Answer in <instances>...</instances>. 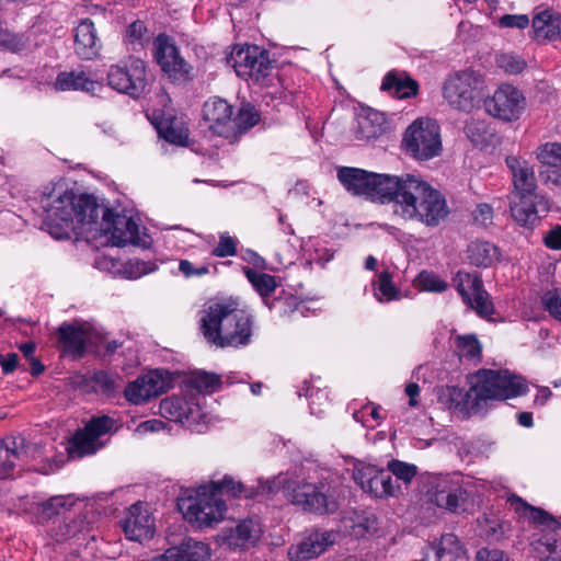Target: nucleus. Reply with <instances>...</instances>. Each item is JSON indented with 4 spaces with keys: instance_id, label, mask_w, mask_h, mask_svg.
<instances>
[{
    "instance_id": "aec40b11",
    "label": "nucleus",
    "mask_w": 561,
    "mask_h": 561,
    "mask_svg": "<svg viewBox=\"0 0 561 561\" xmlns=\"http://www.w3.org/2000/svg\"><path fill=\"white\" fill-rule=\"evenodd\" d=\"M549 210L548 202L537 194L513 195L511 214L514 220L526 228H533L540 219V214Z\"/></svg>"
},
{
    "instance_id": "a19ab883",
    "label": "nucleus",
    "mask_w": 561,
    "mask_h": 561,
    "mask_svg": "<svg viewBox=\"0 0 561 561\" xmlns=\"http://www.w3.org/2000/svg\"><path fill=\"white\" fill-rule=\"evenodd\" d=\"M387 470L398 480H402L407 484L410 483L417 473L416 466L398 459L390 460L387 465Z\"/></svg>"
},
{
    "instance_id": "4468645a",
    "label": "nucleus",
    "mask_w": 561,
    "mask_h": 561,
    "mask_svg": "<svg viewBox=\"0 0 561 561\" xmlns=\"http://www.w3.org/2000/svg\"><path fill=\"white\" fill-rule=\"evenodd\" d=\"M353 479L364 492L375 497L386 499L400 493V485L394 483L388 470L371 465L355 466Z\"/></svg>"
},
{
    "instance_id": "7c9ffc66",
    "label": "nucleus",
    "mask_w": 561,
    "mask_h": 561,
    "mask_svg": "<svg viewBox=\"0 0 561 561\" xmlns=\"http://www.w3.org/2000/svg\"><path fill=\"white\" fill-rule=\"evenodd\" d=\"M261 536L260 524L252 519H244L231 530L228 541L233 547H247L254 545Z\"/></svg>"
},
{
    "instance_id": "f257e3e1",
    "label": "nucleus",
    "mask_w": 561,
    "mask_h": 561,
    "mask_svg": "<svg viewBox=\"0 0 561 561\" xmlns=\"http://www.w3.org/2000/svg\"><path fill=\"white\" fill-rule=\"evenodd\" d=\"M44 213L42 229L57 240L69 239L77 229L111 234L116 247L139 244V227L131 217L114 213L99 204L93 195H76L73 191L56 184L41 195Z\"/></svg>"
},
{
    "instance_id": "37998d69",
    "label": "nucleus",
    "mask_w": 561,
    "mask_h": 561,
    "mask_svg": "<svg viewBox=\"0 0 561 561\" xmlns=\"http://www.w3.org/2000/svg\"><path fill=\"white\" fill-rule=\"evenodd\" d=\"M0 450L8 451V456L14 460H20L21 456L26 454L25 451V438L22 436H5L0 440Z\"/></svg>"
},
{
    "instance_id": "b1692460",
    "label": "nucleus",
    "mask_w": 561,
    "mask_h": 561,
    "mask_svg": "<svg viewBox=\"0 0 561 561\" xmlns=\"http://www.w3.org/2000/svg\"><path fill=\"white\" fill-rule=\"evenodd\" d=\"M101 48L96 31L90 19L82 20L75 28V51L82 59H93Z\"/></svg>"
},
{
    "instance_id": "4c0bfd02",
    "label": "nucleus",
    "mask_w": 561,
    "mask_h": 561,
    "mask_svg": "<svg viewBox=\"0 0 561 561\" xmlns=\"http://www.w3.org/2000/svg\"><path fill=\"white\" fill-rule=\"evenodd\" d=\"M141 382L146 383L147 390L151 397H157L165 392L169 388V380L164 378V371L156 369L141 376Z\"/></svg>"
},
{
    "instance_id": "69168bd1",
    "label": "nucleus",
    "mask_w": 561,
    "mask_h": 561,
    "mask_svg": "<svg viewBox=\"0 0 561 561\" xmlns=\"http://www.w3.org/2000/svg\"><path fill=\"white\" fill-rule=\"evenodd\" d=\"M36 345L34 342H27L20 346V351L23 353L26 359H31L34 356Z\"/></svg>"
},
{
    "instance_id": "09e8293b",
    "label": "nucleus",
    "mask_w": 561,
    "mask_h": 561,
    "mask_svg": "<svg viewBox=\"0 0 561 561\" xmlns=\"http://www.w3.org/2000/svg\"><path fill=\"white\" fill-rule=\"evenodd\" d=\"M91 381L105 394H112L116 391L115 378L104 370L93 373Z\"/></svg>"
},
{
    "instance_id": "c756f323",
    "label": "nucleus",
    "mask_w": 561,
    "mask_h": 561,
    "mask_svg": "<svg viewBox=\"0 0 561 561\" xmlns=\"http://www.w3.org/2000/svg\"><path fill=\"white\" fill-rule=\"evenodd\" d=\"M469 262L478 267H489L499 259V249L488 241L477 240L467 248Z\"/></svg>"
},
{
    "instance_id": "6e6d98bb",
    "label": "nucleus",
    "mask_w": 561,
    "mask_h": 561,
    "mask_svg": "<svg viewBox=\"0 0 561 561\" xmlns=\"http://www.w3.org/2000/svg\"><path fill=\"white\" fill-rule=\"evenodd\" d=\"M500 25L502 27L525 28L529 25V19L525 14H505L500 19Z\"/></svg>"
},
{
    "instance_id": "6ab92c4d",
    "label": "nucleus",
    "mask_w": 561,
    "mask_h": 561,
    "mask_svg": "<svg viewBox=\"0 0 561 561\" xmlns=\"http://www.w3.org/2000/svg\"><path fill=\"white\" fill-rule=\"evenodd\" d=\"M337 536L339 533L334 530L316 529L300 542L289 547L288 558L290 561H308L317 558L336 541Z\"/></svg>"
},
{
    "instance_id": "9d476101",
    "label": "nucleus",
    "mask_w": 561,
    "mask_h": 561,
    "mask_svg": "<svg viewBox=\"0 0 561 561\" xmlns=\"http://www.w3.org/2000/svg\"><path fill=\"white\" fill-rule=\"evenodd\" d=\"M392 176L350 167L337 170V179L350 193L379 199L381 203H386L389 186L394 183Z\"/></svg>"
},
{
    "instance_id": "39448f33",
    "label": "nucleus",
    "mask_w": 561,
    "mask_h": 561,
    "mask_svg": "<svg viewBox=\"0 0 561 561\" xmlns=\"http://www.w3.org/2000/svg\"><path fill=\"white\" fill-rule=\"evenodd\" d=\"M201 332L217 347L247 345L252 336V317L231 304L215 302L203 311Z\"/></svg>"
},
{
    "instance_id": "e433bc0d",
    "label": "nucleus",
    "mask_w": 561,
    "mask_h": 561,
    "mask_svg": "<svg viewBox=\"0 0 561 561\" xmlns=\"http://www.w3.org/2000/svg\"><path fill=\"white\" fill-rule=\"evenodd\" d=\"M73 504L71 496H53L41 504V519L48 520L62 511L69 510Z\"/></svg>"
},
{
    "instance_id": "8fccbe9b",
    "label": "nucleus",
    "mask_w": 561,
    "mask_h": 561,
    "mask_svg": "<svg viewBox=\"0 0 561 561\" xmlns=\"http://www.w3.org/2000/svg\"><path fill=\"white\" fill-rule=\"evenodd\" d=\"M419 280L422 288L427 291L442 293L447 288L444 280L427 272L420 273Z\"/></svg>"
},
{
    "instance_id": "dca6fc26",
    "label": "nucleus",
    "mask_w": 561,
    "mask_h": 561,
    "mask_svg": "<svg viewBox=\"0 0 561 561\" xmlns=\"http://www.w3.org/2000/svg\"><path fill=\"white\" fill-rule=\"evenodd\" d=\"M454 282L463 302L474 309L479 316L488 317L493 313V305L478 274L459 271Z\"/></svg>"
},
{
    "instance_id": "338daca9",
    "label": "nucleus",
    "mask_w": 561,
    "mask_h": 561,
    "mask_svg": "<svg viewBox=\"0 0 561 561\" xmlns=\"http://www.w3.org/2000/svg\"><path fill=\"white\" fill-rule=\"evenodd\" d=\"M179 270L186 276H193L195 275V268L193 264L190 261L182 260L179 265Z\"/></svg>"
},
{
    "instance_id": "393cba45",
    "label": "nucleus",
    "mask_w": 561,
    "mask_h": 561,
    "mask_svg": "<svg viewBox=\"0 0 561 561\" xmlns=\"http://www.w3.org/2000/svg\"><path fill=\"white\" fill-rule=\"evenodd\" d=\"M506 165L513 174L515 192L513 195L536 194V178L529 163L518 157L506 158Z\"/></svg>"
},
{
    "instance_id": "603ef678",
    "label": "nucleus",
    "mask_w": 561,
    "mask_h": 561,
    "mask_svg": "<svg viewBox=\"0 0 561 561\" xmlns=\"http://www.w3.org/2000/svg\"><path fill=\"white\" fill-rule=\"evenodd\" d=\"M465 133L471 142L478 145L483 140L485 125L482 122L470 119L465 125Z\"/></svg>"
},
{
    "instance_id": "f8f14e48",
    "label": "nucleus",
    "mask_w": 561,
    "mask_h": 561,
    "mask_svg": "<svg viewBox=\"0 0 561 561\" xmlns=\"http://www.w3.org/2000/svg\"><path fill=\"white\" fill-rule=\"evenodd\" d=\"M153 56L164 75L173 83H185L194 78L193 67L181 57L178 47L165 34H159L153 42Z\"/></svg>"
},
{
    "instance_id": "3c124183",
    "label": "nucleus",
    "mask_w": 561,
    "mask_h": 561,
    "mask_svg": "<svg viewBox=\"0 0 561 561\" xmlns=\"http://www.w3.org/2000/svg\"><path fill=\"white\" fill-rule=\"evenodd\" d=\"M127 37L131 43H138L142 45L149 41L147 26L142 21L133 22L127 28Z\"/></svg>"
},
{
    "instance_id": "20e7f679",
    "label": "nucleus",
    "mask_w": 561,
    "mask_h": 561,
    "mask_svg": "<svg viewBox=\"0 0 561 561\" xmlns=\"http://www.w3.org/2000/svg\"><path fill=\"white\" fill-rule=\"evenodd\" d=\"M386 203L393 202V211L405 220L437 227L449 214L445 197L422 176L404 173L393 175Z\"/></svg>"
},
{
    "instance_id": "0e129e2a",
    "label": "nucleus",
    "mask_w": 561,
    "mask_h": 561,
    "mask_svg": "<svg viewBox=\"0 0 561 561\" xmlns=\"http://www.w3.org/2000/svg\"><path fill=\"white\" fill-rule=\"evenodd\" d=\"M28 362L31 365L32 376H39L44 371L45 367L38 358L32 357L31 359H28Z\"/></svg>"
},
{
    "instance_id": "423d86ee",
    "label": "nucleus",
    "mask_w": 561,
    "mask_h": 561,
    "mask_svg": "<svg viewBox=\"0 0 561 561\" xmlns=\"http://www.w3.org/2000/svg\"><path fill=\"white\" fill-rule=\"evenodd\" d=\"M227 64L238 77L261 85L268 84L275 71V60L271 59L267 50L256 45L236 47Z\"/></svg>"
},
{
    "instance_id": "9b49d317",
    "label": "nucleus",
    "mask_w": 561,
    "mask_h": 561,
    "mask_svg": "<svg viewBox=\"0 0 561 561\" xmlns=\"http://www.w3.org/2000/svg\"><path fill=\"white\" fill-rule=\"evenodd\" d=\"M108 85L131 98H139L148 84L146 64L140 58L129 57L123 65H115L107 73Z\"/></svg>"
},
{
    "instance_id": "473e14b6",
    "label": "nucleus",
    "mask_w": 561,
    "mask_h": 561,
    "mask_svg": "<svg viewBox=\"0 0 561 561\" xmlns=\"http://www.w3.org/2000/svg\"><path fill=\"white\" fill-rule=\"evenodd\" d=\"M102 447L99 439L93 437L85 430L77 432L67 448L70 458H81L85 455H92Z\"/></svg>"
},
{
    "instance_id": "ddd939ff",
    "label": "nucleus",
    "mask_w": 561,
    "mask_h": 561,
    "mask_svg": "<svg viewBox=\"0 0 561 561\" xmlns=\"http://www.w3.org/2000/svg\"><path fill=\"white\" fill-rule=\"evenodd\" d=\"M94 329L88 322L75 320L61 323L57 330V347L66 356L80 359L87 353V346L92 343Z\"/></svg>"
},
{
    "instance_id": "c9c22d12",
    "label": "nucleus",
    "mask_w": 561,
    "mask_h": 561,
    "mask_svg": "<svg viewBox=\"0 0 561 561\" xmlns=\"http://www.w3.org/2000/svg\"><path fill=\"white\" fill-rule=\"evenodd\" d=\"M93 87L94 82L83 71L60 72L55 81V88L59 91H90Z\"/></svg>"
},
{
    "instance_id": "5701e85b",
    "label": "nucleus",
    "mask_w": 561,
    "mask_h": 561,
    "mask_svg": "<svg viewBox=\"0 0 561 561\" xmlns=\"http://www.w3.org/2000/svg\"><path fill=\"white\" fill-rule=\"evenodd\" d=\"M160 413L171 421L186 425L197 423L202 416L197 405L191 404L183 398H165L160 403Z\"/></svg>"
},
{
    "instance_id": "774afa93",
    "label": "nucleus",
    "mask_w": 561,
    "mask_h": 561,
    "mask_svg": "<svg viewBox=\"0 0 561 561\" xmlns=\"http://www.w3.org/2000/svg\"><path fill=\"white\" fill-rule=\"evenodd\" d=\"M518 423L525 427H530L533 425V414L530 412L519 413Z\"/></svg>"
},
{
    "instance_id": "49530a36",
    "label": "nucleus",
    "mask_w": 561,
    "mask_h": 561,
    "mask_svg": "<svg viewBox=\"0 0 561 561\" xmlns=\"http://www.w3.org/2000/svg\"><path fill=\"white\" fill-rule=\"evenodd\" d=\"M500 68L511 75L520 73L526 67V61L516 55L502 54L496 58Z\"/></svg>"
},
{
    "instance_id": "052dcab7",
    "label": "nucleus",
    "mask_w": 561,
    "mask_h": 561,
    "mask_svg": "<svg viewBox=\"0 0 561 561\" xmlns=\"http://www.w3.org/2000/svg\"><path fill=\"white\" fill-rule=\"evenodd\" d=\"M476 561H508L504 552L499 549H480L477 553Z\"/></svg>"
},
{
    "instance_id": "ea45409f",
    "label": "nucleus",
    "mask_w": 561,
    "mask_h": 561,
    "mask_svg": "<svg viewBox=\"0 0 561 561\" xmlns=\"http://www.w3.org/2000/svg\"><path fill=\"white\" fill-rule=\"evenodd\" d=\"M456 346L460 356L470 359L479 357L481 354V345L473 334L457 336Z\"/></svg>"
},
{
    "instance_id": "72a5a7b5",
    "label": "nucleus",
    "mask_w": 561,
    "mask_h": 561,
    "mask_svg": "<svg viewBox=\"0 0 561 561\" xmlns=\"http://www.w3.org/2000/svg\"><path fill=\"white\" fill-rule=\"evenodd\" d=\"M437 561H467L466 550L454 534L443 535L436 550Z\"/></svg>"
},
{
    "instance_id": "c85d7f7f",
    "label": "nucleus",
    "mask_w": 561,
    "mask_h": 561,
    "mask_svg": "<svg viewBox=\"0 0 561 561\" xmlns=\"http://www.w3.org/2000/svg\"><path fill=\"white\" fill-rule=\"evenodd\" d=\"M158 133L167 141L185 146L188 139V129L184 126L183 122L173 116H163L157 125Z\"/></svg>"
},
{
    "instance_id": "c03bdc74",
    "label": "nucleus",
    "mask_w": 561,
    "mask_h": 561,
    "mask_svg": "<svg viewBox=\"0 0 561 561\" xmlns=\"http://www.w3.org/2000/svg\"><path fill=\"white\" fill-rule=\"evenodd\" d=\"M124 394L126 399L134 404L146 402L152 398L147 390L146 383L141 382V377H138L136 380L129 382L125 388Z\"/></svg>"
},
{
    "instance_id": "a211bd4d",
    "label": "nucleus",
    "mask_w": 561,
    "mask_h": 561,
    "mask_svg": "<svg viewBox=\"0 0 561 561\" xmlns=\"http://www.w3.org/2000/svg\"><path fill=\"white\" fill-rule=\"evenodd\" d=\"M247 278L253 285L255 290L262 296L264 302L270 309H275L280 316H286L294 312L299 302L296 297L291 295L277 297L268 301V296L275 291L277 283L274 276L265 273L256 272L252 268L245 271Z\"/></svg>"
},
{
    "instance_id": "4be33fe9",
    "label": "nucleus",
    "mask_w": 561,
    "mask_h": 561,
    "mask_svg": "<svg viewBox=\"0 0 561 561\" xmlns=\"http://www.w3.org/2000/svg\"><path fill=\"white\" fill-rule=\"evenodd\" d=\"M121 526L130 540L141 541L153 537V523L140 502L133 504L127 516L121 520Z\"/></svg>"
},
{
    "instance_id": "de8ad7c7",
    "label": "nucleus",
    "mask_w": 561,
    "mask_h": 561,
    "mask_svg": "<svg viewBox=\"0 0 561 561\" xmlns=\"http://www.w3.org/2000/svg\"><path fill=\"white\" fill-rule=\"evenodd\" d=\"M112 426L113 420L110 416L102 415L93 417L83 430L99 439L100 436L106 434L112 428Z\"/></svg>"
},
{
    "instance_id": "79ce46f5",
    "label": "nucleus",
    "mask_w": 561,
    "mask_h": 561,
    "mask_svg": "<svg viewBox=\"0 0 561 561\" xmlns=\"http://www.w3.org/2000/svg\"><path fill=\"white\" fill-rule=\"evenodd\" d=\"M192 387L198 391L211 392L221 385V379L214 373L198 371L191 379Z\"/></svg>"
},
{
    "instance_id": "412c9836",
    "label": "nucleus",
    "mask_w": 561,
    "mask_h": 561,
    "mask_svg": "<svg viewBox=\"0 0 561 561\" xmlns=\"http://www.w3.org/2000/svg\"><path fill=\"white\" fill-rule=\"evenodd\" d=\"M203 118L214 134L231 138L232 106L224 99L211 98L203 106Z\"/></svg>"
},
{
    "instance_id": "cd10ccee",
    "label": "nucleus",
    "mask_w": 561,
    "mask_h": 561,
    "mask_svg": "<svg viewBox=\"0 0 561 561\" xmlns=\"http://www.w3.org/2000/svg\"><path fill=\"white\" fill-rule=\"evenodd\" d=\"M419 84L415 80L405 77L402 73L390 71L383 78L381 90L390 92L398 99H407L416 95Z\"/></svg>"
},
{
    "instance_id": "4d7b16f0",
    "label": "nucleus",
    "mask_w": 561,
    "mask_h": 561,
    "mask_svg": "<svg viewBox=\"0 0 561 561\" xmlns=\"http://www.w3.org/2000/svg\"><path fill=\"white\" fill-rule=\"evenodd\" d=\"M493 217V209L488 204H480L473 211L474 221L478 225L486 227L491 224Z\"/></svg>"
},
{
    "instance_id": "e2e57ef3",
    "label": "nucleus",
    "mask_w": 561,
    "mask_h": 561,
    "mask_svg": "<svg viewBox=\"0 0 561 561\" xmlns=\"http://www.w3.org/2000/svg\"><path fill=\"white\" fill-rule=\"evenodd\" d=\"M405 393L409 397L410 407H416L417 405L416 397L420 393V386L415 382H411V383L407 385Z\"/></svg>"
},
{
    "instance_id": "1a4fd4ad",
    "label": "nucleus",
    "mask_w": 561,
    "mask_h": 561,
    "mask_svg": "<svg viewBox=\"0 0 561 561\" xmlns=\"http://www.w3.org/2000/svg\"><path fill=\"white\" fill-rule=\"evenodd\" d=\"M402 145L416 160H430L442 151L438 124L431 118H417L405 130Z\"/></svg>"
},
{
    "instance_id": "a18cd8bd",
    "label": "nucleus",
    "mask_w": 561,
    "mask_h": 561,
    "mask_svg": "<svg viewBox=\"0 0 561 561\" xmlns=\"http://www.w3.org/2000/svg\"><path fill=\"white\" fill-rule=\"evenodd\" d=\"M542 306L556 320L561 322V289L548 290L542 296Z\"/></svg>"
},
{
    "instance_id": "f704fd0d",
    "label": "nucleus",
    "mask_w": 561,
    "mask_h": 561,
    "mask_svg": "<svg viewBox=\"0 0 561 561\" xmlns=\"http://www.w3.org/2000/svg\"><path fill=\"white\" fill-rule=\"evenodd\" d=\"M260 121V113L251 104L242 105L234 118L231 119L229 126L231 130V137L238 138L239 136L247 133Z\"/></svg>"
},
{
    "instance_id": "2f4dec72",
    "label": "nucleus",
    "mask_w": 561,
    "mask_h": 561,
    "mask_svg": "<svg viewBox=\"0 0 561 561\" xmlns=\"http://www.w3.org/2000/svg\"><path fill=\"white\" fill-rule=\"evenodd\" d=\"M386 118L382 113L369 111L358 119L356 138L359 140H370L377 138L383 130Z\"/></svg>"
},
{
    "instance_id": "7ed1b4c3",
    "label": "nucleus",
    "mask_w": 561,
    "mask_h": 561,
    "mask_svg": "<svg viewBox=\"0 0 561 561\" xmlns=\"http://www.w3.org/2000/svg\"><path fill=\"white\" fill-rule=\"evenodd\" d=\"M285 479L259 480L255 484H243L232 477L226 476L219 481L204 485L192 496V492L181 496L178 501L179 510L188 523L198 526H211L219 522L227 511L226 503L218 494L243 496L245 499H268L284 486Z\"/></svg>"
},
{
    "instance_id": "f3484780",
    "label": "nucleus",
    "mask_w": 561,
    "mask_h": 561,
    "mask_svg": "<svg viewBox=\"0 0 561 561\" xmlns=\"http://www.w3.org/2000/svg\"><path fill=\"white\" fill-rule=\"evenodd\" d=\"M427 494L436 506L453 513H457L467 499V492L458 481L443 476L432 479Z\"/></svg>"
},
{
    "instance_id": "2eb2a0df",
    "label": "nucleus",
    "mask_w": 561,
    "mask_h": 561,
    "mask_svg": "<svg viewBox=\"0 0 561 561\" xmlns=\"http://www.w3.org/2000/svg\"><path fill=\"white\" fill-rule=\"evenodd\" d=\"M525 105L526 101L522 92L511 84H503L492 98L484 102L485 110L490 115L505 122L518 119Z\"/></svg>"
},
{
    "instance_id": "13d9d810",
    "label": "nucleus",
    "mask_w": 561,
    "mask_h": 561,
    "mask_svg": "<svg viewBox=\"0 0 561 561\" xmlns=\"http://www.w3.org/2000/svg\"><path fill=\"white\" fill-rule=\"evenodd\" d=\"M545 245L551 250L561 249V226L552 227L542 238Z\"/></svg>"
},
{
    "instance_id": "f03ea898",
    "label": "nucleus",
    "mask_w": 561,
    "mask_h": 561,
    "mask_svg": "<svg viewBox=\"0 0 561 561\" xmlns=\"http://www.w3.org/2000/svg\"><path fill=\"white\" fill-rule=\"evenodd\" d=\"M470 389L445 386L437 392L438 402L469 417L486 411L490 401H504L527 391L525 380L507 370L480 369L470 377Z\"/></svg>"
},
{
    "instance_id": "0eeeda50",
    "label": "nucleus",
    "mask_w": 561,
    "mask_h": 561,
    "mask_svg": "<svg viewBox=\"0 0 561 561\" xmlns=\"http://www.w3.org/2000/svg\"><path fill=\"white\" fill-rule=\"evenodd\" d=\"M482 84L483 79L479 72L466 69L448 76L443 85V94L451 107L469 113L479 103Z\"/></svg>"
},
{
    "instance_id": "6e6552de",
    "label": "nucleus",
    "mask_w": 561,
    "mask_h": 561,
    "mask_svg": "<svg viewBox=\"0 0 561 561\" xmlns=\"http://www.w3.org/2000/svg\"><path fill=\"white\" fill-rule=\"evenodd\" d=\"M291 497L294 504L319 515L334 514L339 510L337 486L329 479L299 483L293 489Z\"/></svg>"
},
{
    "instance_id": "a878e982",
    "label": "nucleus",
    "mask_w": 561,
    "mask_h": 561,
    "mask_svg": "<svg viewBox=\"0 0 561 561\" xmlns=\"http://www.w3.org/2000/svg\"><path fill=\"white\" fill-rule=\"evenodd\" d=\"M531 27V37L537 42L561 39V14L541 11L534 16Z\"/></svg>"
},
{
    "instance_id": "5fc2aeb1",
    "label": "nucleus",
    "mask_w": 561,
    "mask_h": 561,
    "mask_svg": "<svg viewBox=\"0 0 561 561\" xmlns=\"http://www.w3.org/2000/svg\"><path fill=\"white\" fill-rule=\"evenodd\" d=\"M392 276L388 271H383L379 275L378 288L380 293L388 299L391 300L397 297L398 290L392 284Z\"/></svg>"
},
{
    "instance_id": "bf43d9fd",
    "label": "nucleus",
    "mask_w": 561,
    "mask_h": 561,
    "mask_svg": "<svg viewBox=\"0 0 561 561\" xmlns=\"http://www.w3.org/2000/svg\"><path fill=\"white\" fill-rule=\"evenodd\" d=\"M16 460L8 456V451L0 450V479H8L13 474Z\"/></svg>"
},
{
    "instance_id": "864d4df0",
    "label": "nucleus",
    "mask_w": 561,
    "mask_h": 561,
    "mask_svg": "<svg viewBox=\"0 0 561 561\" xmlns=\"http://www.w3.org/2000/svg\"><path fill=\"white\" fill-rule=\"evenodd\" d=\"M211 253L217 257L232 256L237 253V244L231 237L221 236Z\"/></svg>"
},
{
    "instance_id": "680f3d73",
    "label": "nucleus",
    "mask_w": 561,
    "mask_h": 561,
    "mask_svg": "<svg viewBox=\"0 0 561 561\" xmlns=\"http://www.w3.org/2000/svg\"><path fill=\"white\" fill-rule=\"evenodd\" d=\"M19 363V356L15 353H10L5 356H0V364L4 374H11L15 370Z\"/></svg>"
},
{
    "instance_id": "bb28decb",
    "label": "nucleus",
    "mask_w": 561,
    "mask_h": 561,
    "mask_svg": "<svg viewBox=\"0 0 561 561\" xmlns=\"http://www.w3.org/2000/svg\"><path fill=\"white\" fill-rule=\"evenodd\" d=\"M508 502L511 504V507L519 516L529 519L535 525L546 526L551 529H554L557 526H559L557 519L547 511L528 504L517 495H512L508 499Z\"/></svg>"
},
{
    "instance_id": "58836bf2",
    "label": "nucleus",
    "mask_w": 561,
    "mask_h": 561,
    "mask_svg": "<svg viewBox=\"0 0 561 561\" xmlns=\"http://www.w3.org/2000/svg\"><path fill=\"white\" fill-rule=\"evenodd\" d=\"M537 158L546 165L561 168V144L547 142L540 146Z\"/></svg>"
}]
</instances>
